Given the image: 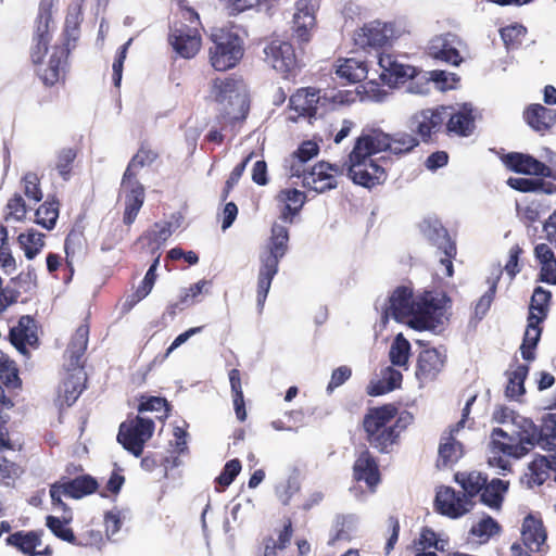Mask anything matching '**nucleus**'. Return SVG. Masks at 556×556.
<instances>
[{
  "label": "nucleus",
  "mask_w": 556,
  "mask_h": 556,
  "mask_svg": "<svg viewBox=\"0 0 556 556\" xmlns=\"http://www.w3.org/2000/svg\"><path fill=\"white\" fill-rule=\"evenodd\" d=\"M377 308L383 325L393 318L417 330L435 329L444 317V298L432 292L414 296L409 288L400 287L381 304L377 303Z\"/></svg>",
  "instance_id": "nucleus-1"
},
{
  "label": "nucleus",
  "mask_w": 556,
  "mask_h": 556,
  "mask_svg": "<svg viewBox=\"0 0 556 556\" xmlns=\"http://www.w3.org/2000/svg\"><path fill=\"white\" fill-rule=\"evenodd\" d=\"M493 420L503 427L491 432L488 447V464L502 471L510 470L508 458L519 459L525 456L526 444L533 433V421L505 406H497Z\"/></svg>",
  "instance_id": "nucleus-2"
},
{
  "label": "nucleus",
  "mask_w": 556,
  "mask_h": 556,
  "mask_svg": "<svg viewBox=\"0 0 556 556\" xmlns=\"http://www.w3.org/2000/svg\"><path fill=\"white\" fill-rule=\"evenodd\" d=\"M288 229L278 223L271 227L270 241L267 249L261 253V266L257 275V305L262 308L269 292L271 281L278 273L280 260L288 251Z\"/></svg>",
  "instance_id": "nucleus-3"
},
{
  "label": "nucleus",
  "mask_w": 556,
  "mask_h": 556,
  "mask_svg": "<svg viewBox=\"0 0 556 556\" xmlns=\"http://www.w3.org/2000/svg\"><path fill=\"white\" fill-rule=\"evenodd\" d=\"M211 97L224 105L230 122H242L250 109L247 86L233 77L216 78L211 85Z\"/></svg>",
  "instance_id": "nucleus-4"
},
{
  "label": "nucleus",
  "mask_w": 556,
  "mask_h": 556,
  "mask_svg": "<svg viewBox=\"0 0 556 556\" xmlns=\"http://www.w3.org/2000/svg\"><path fill=\"white\" fill-rule=\"evenodd\" d=\"M396 415L393 405L372 408L364 418V429L369 443L381 452H386L399 437L397 422L392 424Z\"/></svg>",
  "instance_id": "nucleus-5"
},
{
  "label": "nucleus",
  "mask_w": 556,
  "mask_h": 556,
  "mask_svg": "<svg viewBox=\"0 0 556 556\" xmlns=\"http://www.w3.org/2000/svg\"><path fill=\"white\" fill-rule=\"evenodd\" d=\"M213 46L210 48V62L216 71L235 67L243 56V43L233 31L223 28L212 33Z\"/></svg>",
  "instance_id": "nucleus-6"
},
{
  "label": "nucleus",
  "mask_w": 556,
  "mask_h": 556,
  "mask_svg": "<svg viewBox=\"0 0 556 556\" xmlns=\"http://www.w3.org/2000/svg\"><path fill=\"white\" fill-rule=\"evenodd\" d=\"M154 422L151 419L136 417L119 426L117 441L136 457L143 451L144 443L152 437Z\"/></svg>",
  "instance_id": "nucleus-7"
},
{
  "label": "nucleus",
  "mask_w": 556,
  "mask_h": 556,
  "mask_svg": "<svg viewBox=\"0 0 556 556\" xmlns=\"http://www.w3.org/2000/svg\"><path fill=\"white\" fill-rule=\"evenodd\" d=\"M348 172L355 184L366 188L380 185L387 178L384 167L377 160L365 155L354 159L353 152L349 155Z\"/></svg>",
  "instance_id": "nucleus-8"
},
{
  "label": "nucleus",
  "mask_w": 556,
  "mask_h": 556,
  "mask_svg": "<svg viewBox=\"0 0 556 556\" xmlns=\"http://www.w3.org/2000/svg\"><path fill=\"white\" fill-rule=\"evenodd\" d=\"M97 488V481L90 476H80L75 479H62L51 485L50 496L54 506L66 510V505L62 501L63 496L79 500L96 492Z\"/></svg>",
  "instance_id": "nucleus-9"
},
{
  "label": "nucleus",
  "mask_w": 556,
  "mask_h": 556,
  "mask_svg": "<svg viewBox=\"0 0 556 556\" xmlns=\"http://www.w3.org/2000/svg\"><path fill=\"white\" fill-rule=\"evenodd\" d=\"M399 36L394 23L372 21L365 24L354 35V41L362 48H380L390 45Z\"/></svg>",
  "instance_id": "nucleus-10"
},
{
  "label": "nucleus",
  "mask_w": 556,
  "mask_h": 556,
  "mask_svg": "<svg viewBox=\"0 0 556 556\" xmlns=\"http://www.w3.org/2000/svg\"><path fill=\"white\" fill-rule=\"evenodd\" d=\"M265 61L277 72L288 77L298 67L293 46L285 40L274 39L264 48Z\"/></svg>",
  "instance_id": "nucleus-11"
},
{
  "label": "nucleus",
  "mask_w": 556,
  "mask_h": 556,
  "mask_svg": "<svg viewBox=\"0 0 556 556\" xmlns=\"http://www.w3.org/2000/svg\"><path fill=\"white\" fill-rule=\"evenodd\" d=\"M522 543H514L510 547L514 556H529L528 553L540 552L546 541V532L542 521L529 515L525 518L521 530Z\"/></svg>",
  "instance_id": "nucleus-12"
},
{
  "label": "nucleus",
  "mask_w": 556,
  "mask_h": 556,
  "mask_svg": "<svg viewBox=\"0 0 556 556\" xmlns=\"http://www.w3.org/2000/svg\"><path fill=\"white\" fill-rule=\"evenodd\" d=\"M448 116L446 106L437 109H427L415 113L409 119V128L416 132L424 141L431 138L432 134L441 130Z\"/></svg>",
  "instance_id": "nucleus-13"
},
{
  "label": "nucleus",
  "mask_w": 556,
  "mask_h": 556,
  "mask_svg": "<svg viewBox=\"0 0 556 556\" xmlns=\"http://www.w3.org/2000/svg\"><path fill=\"white\" fill-rule=\"evenodd\" d=\"M341 170L342 167L337 164L320 162L308 172L303 169V186L316 192L333 189L337 187V175Z\"/></svg>",
  "instance_id": "nucleus-14"
},
{
  "label": "nucleus",
  "mask_w": 556,
  "mask_h": 556,
  "mask_svg": "<svg viewBox=\"0 0 556 556\" xmlns=\"http://www.w3.org/2000/svg\"><path fill=\"white\" fill-rule=\"evenodd\" d=\"M329 98L315 88H304L298 90L290 98V106L300 115L317 117L323 115L324 108L327 105Z\"/></svg>",
  "instance_id": "nucleus-15"
},
{
  "label": "nucleus",
  "mask_w": 556,
  "mask_h": 556,
  "mask_svg": "<svg viewBox=\"0 0 556 556\" xmlns=\"http://www.w3.org/2000/svg\"><path fill=\"white\" fill-rule=\"evenodd\" d=\"M435 505L441 514L458 518L471 509L472 501L450 486H441L435 495Z\"/></svg>",
  "instance_id": "nucleus-16"
},
{
  "label": "nucleus",
  "mask_w": 556,
  "mask_h": 556,
  "mask_svg": "<svg viewBox=\"0 0 556 556\" xmlns=\"http://www.w3.org/2000/svg\"><path fill=\"white\" fill-rule=\"evenodd\" d=\"M446 353L439 349L422 350L417 359L416 378L420 386L433 381L443 370Z\"/></svg>",
  "instance_id": "nucleus-17"
},
{
  "label": "nucleus",
  "mask_w": 556,
  "mask_h": 556,
  "mask_svg": "<svg viewBox=\"0 0 556 556\" xmlns=\"http://www.w3.org/2000/svg\"><path fill=\"white\" fill-rule=\"evenodd\" d=\"M169 42L174 50L185 59L193 58L201 48V37L195 26L180 24L170 35Z\"/></svg>",
  "instance_id": "nucleus-18"
},
{
  "label": "nucleus",
  "mask_w": 556,
  "mask_h": 556,
  "mask_svg": "<svg viewBox=\"0 0 556 556\" xmlns=\"http://www.w3.org/2000/svg\"><path fill=\"white\" fill-rule=\"evenodd\" d=\"M378 65L381 70V80L390 87L414 78L417 71L414 66L400 62L397 58L391 54H380Z\"/></svg>",
  "instance_id": "nucleus-19"
},
{
  "label": "nucleus",
  "mask_w": 556,
  "mask_h": 556,
  "mask_svg": "<svg viewBox=\"0 0 556 556\" xmlns=\"http://www.w3.org/2000/svg\"><path fill=\"white\" fill-rule=\"evenodd\" d=\"M462 45L460 39L451 33L433 37L428 43V53L435 60H440L452 65H459L463 61L458 52Z\"/></svg>",
  "instance_id": "nucleus-20"
},
{
  "label": "nucleus",
  "mask_w": 556,
  "mask_h": 556,
  "mask_svg": "<svg viewBox=\"0 0 556 556\" xmlns=\"http://www.w3.org/2000/svg\"><path fill=\"white\" fill-rule=\"evenodd\" d=\"M10 341L21 354L28 357V348H37L38 344L35 320L28 315L22 316L10 330Z\"/></svg>",
  "instance_id": "nucleus-21"
},
{
  "label": "nucleus",
  "mask_w": 556,
  "mask_h": 556,
  "mask_svg": "<svg viewBox=\"0 0 556 556\" xmlns=\"http://www.w3.org/2000/svg\"><path fill=\"white\" fill-rule=\"evenodd\" d=\"M121 193L125 197L124 223L130 225L143 205L144 189L137 179L123 178Z\"/></svg>",
  "instance_id": "nucleus-22"
},
{
  "label": "nucleus",
  "mask_w": 556,
  "mask_h": 556,
  "mask_svg": "<svg viewBox=\"0 0 556 556\" xmlns=\"http://www.w3.org/2000/svg\"><path fill=\"white\" fill-rule=\"evenodd\" d=\"M390 136L380 129H366L356 140L352 150L353 157L365 155L372 157L375 154L389 150Z\"/></svg>",
  "instance_id": "nucleus-23"
},
{
  "label": "nucleus",
  "mask_w": 556,
  "mask_h": 556,
  "mask_svg": "<svg viewBox=\"0 0 556 556\" xmlns=\"http://www.w3.org/2000/svg\"><path fill=\"white\" fill-rule=\"evenodd\" d=\"M532 438L530 443L526 444L525 456L535 446L539 445L544 450H553L556 446V413H548L542 418V424L538 428L533 424Z\"/></svg>",
  "instance_id": "nucleus-24"
},
{
  "label": "nucleus",
  "mask_w": 556,
  "mask_h": 556,
  "mask_svg": "<svg viewBox=\"0 0 556 556\" xmlns=\"http://www.w3.org/2000/svg\"><path fill=\"white\" fill-rule=\"evenodd\" d=\"M315 10L308 0H298L293 15V31L302 42H307L315 27Z\"/></svg>",
  "instance_id": "nucleus-25"
},
{
  "label": "nucleus",
  "mask_w": 556,
  "mask_h": 556,
  "mask_svg": "<svg viewBox=\"0 0 556 556\" xmlns=\"http://www.w3.org/2000/svg\"><path fill=\"white\" fill-rule=\"evenodd\" d=\"M86 381L83 368L68 367L66 376L59 388V400L66 406H72L79 397Z\"/></svg>",
  "instance_id": "nucleus-26"
},
{
  "label": "nucleus",
  "mask_w": 556,
  "mask_h": 556,
  "mask_svg": "<svg viewBox=\"0 0 556 556\" xmlns=\"http://www.w3.org/2000/svg\"><path fill=\"white\" fill-rule=\"evenodd\" d=\"M504 163L516 173L535 176L551 175V167L528 154L509 153L505 156Z\"/></svg>",
  "instance_id": "nucleus-27"
},
{
  "label": "nucleus",
  "mask_w": 556,
  "mask_h": 556,
  "mask_svg": "<svg viewBox=\"0 0 556 556\" xmlns=\"http://www.w3.org/2000/svg\"><path fill=\"white\" fill-rule=\"evenodd\" d=\"M304 192L298 189H285L277 195L280 204V219L291 224L305 203Z\"/></svg>",
  "instance_id": "nucleus-28"
},
{
  "label": "nucleus",
  "mask_w": 556,
  "mask_h": 556,
  "mask_svg": "<svg viewBox=\"0 0 556 556\" xmlns=\"http://www.w3.org/2000/svg\"><path fill=\"white\" fill-rule=\"evenodd\" d=\"M354 478L365 481L371 492L380 481L378 465L368 451H363L354 464Z\"/></svg>",
  "instance_id": "nucleus-29"
},
{
  "label": "nucleus",
  "mask_w": 556,
  "mask_h": 556,
  "mask_svg": "<svg viewBox=\"0 0 556 556\" xmlns=\"http://www.w3.org/2000/svg\"><path fill=\"white\" fill-rule=\"evenodd\" d=\"M66 58L67 50L64 47H54L52 49L48 66L39 72V75L46 85L53 86L63 78Z\"/></svg>",
  "instance_id": "nucleus-30"
},
{
  "label": "nucleus",
  "mask_w": 556,
  "mask_h": 556,
  "mask_svg": "<svg viewBox=\"0 0 556 556\" xmlns=\"http://www.w3.org/2000/svg\"><path fill=\"white\" fill-rule=\"evenodd\" d=\"M359 527V517L354 514L339 515L336 517L332 534L328 544L333 546L338 541H351Z\"/></svg>",
  "instance_id": "nucleus-31"
},
{
  "label": "nucleus",
  "mask_w": 556,
  "mask_h": 556,
  "mask_svg": "<svg viewBox=\"0 0 556 556\" xmlns=\"http://www.w3.org/2000/svg\"><path fill=\"white\" fill-rule=\"evenodd\" d=\"M542 320V315L529 314L523 342L520 346L521 355L526 361H533L535 358V348L542 333L540 327Z\"/></svg>",
  "instance_id": "nucleus-32"
},
{
  "label": "nucleus",
  "mask_w": 556,
  "mask_h": 556,
  "mask_svg": "<svg viewBox=\"0 0 556 556\" xmlns=\"http://www.w3.org/2000/svg\"><path fill=\"white\" fill-rule=\"evenodd\" d=\"M448 109L446 128L450 132H454L459 136H469L475 127L472 109L465 104L458 111L452 112V108Z\"/></svg>",
  "instance_id": "nucleus-33"
},
{
  "label": "nucleus",
  "mask_w": 556,
  "mask_h": 556,
  "mask_svg": "<svg viewBox=\"0 0 556 556\" xmlns=\"http://www.w3.org/2000/svg\"><path fill=\"white\" fill-rule=\"evenodd\" d=\"M525 118L535 131L544 132L556 122V112L541 104H532L525 112Z\"/></svg>",
  "instance_id": "nucleus-34"
},
{
  "label": "nucleus",
  "mask_w": 556,
  "mask_h": 556,
  "mask_svg": "<svg viewBox=\"0 0 556 556\" xmlns=\"http://www.w3.org/2000/svg\"><path fill=\"white\" fill-rule=\"evenodd\" d=\"M89 327L80 325L71 339L66 355L68 357V367L83 368L81 358L88 345Z\"/></svg>",
  "instance_id": "nucleus-35"
},
{
  "label": "nucleus",
  "mask_w": 556,
  "mask_h": 556,
  "mask_svg": "<svg viewBox=\"0 0 556 556\" xmlns=\"http://www.w3.org/2000/svg\"><path fill=\"white\" fill-rule=\"evenodd\" d=\"M463 456V445L453 437V432H445L439 445L438 467H451Z\"/></svg>",
  "instance_id": "nucleus-36"
},
{
  "label": "nucleus",
  "mask_w": 556,
  "mask_h": 556,
  "mask_svg": "<svg viewBox=\"0 0 556 556\" xmlns=\"http://www.w3.org/2000/svg\"><path fill=\"white\" fill-rule=\"evenodd\" d=\"M534 255L541 266L540 280L556 285V257L552 249L545 243H540L534 249Z\"/></svg>",
  "instance_id": "nucleus-37"
},
{
  "label": "nucleus",
  "mask_w": 556,
  "mask_h": 556,
  "mask_svg": "<svg viewBox=\"0 0 556 556\" xmlns=\"http://www.w3.org/2000/svg\"><path fill=\"white\" fill-rule=\"evenodd\" d=\"M337 75L342 80L356 84L367 77L368 68L364 61L351 58L340 61L336 70Z\"/></svg>",
  "instance_id": "nucleus-38"
},
{
  "label": "nucleus",
  "mask_w": 556,
  "mask_h": 556,
  "mask_svg": "<svg viewBox=\"0 0 556 556\" xmlns=\"http://www.w3.org/2000/svg\"><path fill=\"white\" fill-rule=\"evenodd\" d=\"M319 151L318 144L314 141L303 142L299 149L287 160L291 176L301 177L304 164L312 157L317 155Z\"/></svg>",
  "instance_id": "nucleus-39"
},
{
  "label": "nucleus",
  "mask_w": 556,
  "mask_h": 556,
  "mask_svg": "<svg viewBox=\"0 0 556 556\" xmlns=\"http://www.w3.org/2000/svg\"><path fill=\"white\" fill-rule=\"evenodd\" d=\"M502 528L500 523L489 515L481 516L472 523L469 534L478 543L484 544L494 535L500 534Z\"/></svg>",
  "instance_id": "nucleus-40"
},
{
  "label": "nucleus",
  "mask_w": 556,
  "mask_h": 556,
  "mask_svg": "<svg viewBox=\"0 0 556 556\" xmlns=\"http://www.w3.org/2000/svg\"><path fill=\"white\" fill-rule=\"evenodd\" d=\"M7 543L16 547L23 554L28 556H36V548L41 545L40 535L37 532L18 531L7 538Z\"/></svg>",
  "instance_id": "nucleus-41"
},
{
  "label": "nucleus",
  "mask_w": 556,
  "mask_h": 556,
  "mask_svg": "<svg viewBox=\"0 0 556 556\" xmlns=\"http://www.w3.org/2000/svg\"><path fill=\"white\" fill-rule=\"evenodd\" d=\"M508 490V482L501 479H492L486 482L481 492V501L493 509H500L504 494Z\"/></svg>",
  "instance_id": "nucleus-42"
},
{
  "label": "nucleus",
  "mask_w": 556,
  "mask_h": 556,
  "mask_svg": "<svg viewBox=\"0 0 556 556\" xmlns=\"http://www.w3.org/2000/svg\"><path fill=\"white\" fill-rule=\"evenodd\" d=\"M157 159V153L147 146H141L130 160L123 178L137 179L139 170L151 165Z\"/></svg>",
  "instance_id": "nucleus-43"
},
{
  "label": "nucleus",
  "mask_w": 556,
  "mask_h": 556,
  "mask_svg": "<svg viewBox=\"0 0 556 556\" xmlns=\"http://www.w3.org/2000/svg\"><path fill=\"white\" fill-rule=\"evenodd\" d=\"M455 481L464 489L466 492L465 495L471 500L473 496L482 492L488 478L479 471L458 472L455 475Z\"/></svg>",
  "instance_id": "nucleus-44"
},
{
  "label": "nucleus",
  "mask_w": 556,
  "mask_h": 556,
  "mask_svg": "<svg viewBox=\"0 0 556 556\" xmlns=\"http://www.w3.org/2000/svg\"><path fill=\"white\" fill-rule=\"evenodd\" d=\"M509 187L521 192H543L553 193L556 190L552 184H546L539 178H519L510 177L507 180Z\"/></svg>",
  "instance_id": "nucleus-45"
},
{
  "label": "nucleus",
  "mask_w": 556,
  "mask_h": 556,
  "mask_svg": "<svg viewBox=\"0 0 556 556\" xmlns=\"http://www.w3.org/2000/svg\"><path fill=\"white\" fill-rule=\"evenodd\" d=\"M43 237L42 233L35 229H29L27 232L18 236V243L28 260L34 258L41 251L45 244Z\"/></svg>",
  "instance_id": "nucleus-46"
},
{
  "label": "nucleus",
  "mask_w": 556,
  "mask_h": 556,
  "mask_svg": "<svg viewBox=\"0 0 556 556\" xmlns=\"http://www.w3.org/2000/svg\"><path fill=\"white\" fill-rule=\"evenodd\" d=\"M409 354V342L404 338L402 333H399L390 346L389 357L391 363L399 367H406Z\"/></svg>",
  "instance_id": "nucleus-47"
},
{
  "label": "nucleus",
  "mask_w": 556,
  "mask_h": 556,
  "mask_svg": "<svg viewBox=\"0 0 556 556\" xmlns=\"http://www.w3.org/2000/svg\"><path fill=\"white\" fill-rule=\"evenodd\" d=\"M528 366H518L508 378L505 394L511 400H518L525 393V380L528 375Z\"/></svg>",
  "instance_id": "nucleus-48"
},
{
  "label": "nucleus",
  "mask_w": 556,
  "mask_h": 556,
  "mask_svg": "<svg viewBox=\"0 0 556 556\" xmlns=\"http://www.w3.org/2000/svg\"><path fill=\"white\" fill-rule=\"evenodd\" d=\"M35 222L43 228L51 230L59 217V203L54 200H47L36 211Z\"/></svg>",
  "instance_id": "nucleus-49"
},
{
  "label": "nucleus",
  "mask_w": 556,
  "mask_h": 556,
  "mask_svg": "<svg viewBox=\"0 0 556 556\" xmlns=\"http://www.w3.org/2000/svg\"><path fill=\"white\" fill-rule=\"evenodd\" d=\"M421 231L439 249L444 248L447 243H453L448 238L446 229L438 220H425L421 224Z\"/></svg>",
  "instance_id": "nucleus-50"
},
{
  "label": "nucleus",
  "mask_w": 556,
  "mask_h": 556,
  "mask_svg": "<svg viewBox=\"0 0 556 556\" xmlns=\"http://www.w3.org/2000/svg\"><path fill=\"white\" fill-rule=\"evenodd\" d=\"M172 230L169 224H155L152 229L140 238L147 241L152 253L156 252L161 245L170 237Z\"/></svg>",
  "instance_id": "nucleus-51"
},
{
  "label": "nucleus",
  "mask_w": 556,
  "mask_h": 556,
  "mask_svg": "<svg viewBox=\"0 0 556 556\" xmlns=\"http://www.w3.org/2000/svg\"><path fill=\"white\" fill-rule=\"evenodd\" d=\"M419 143L418 139L407 132H397L393 137L390 136L389 151L393 154H405L410 152Z\"/></svg>",
  "instance_id": "nucleus-52"
},
{
  "label": "nucleus",
  "mask_w": 556,
  "mask_h": 556,
  "mask_svg": "<svg viewBox=\"0 0 556 556\" xmlns=\"http://www.w3.org/2000/svg\"><path fill=\"white\" fill-rule=\"evenodd\" d=\"M53 0H41L38 22L35 33V39L50 40L49 38V24L51 22L50 9Z\"/></svg>",
  "instance_id": "nucleus-53"
},
{
  "label": "nucleus",
  "mask_w": 556,
  "mask_h": 556,
  "mask_svg": "<svg viewBox=\"0 0 556 556\" xmlns=\"http://www.w3.org/2000/svg\"><path fill=\"white\" fill-rule=\"evenodd\" d=\"M75 159L76 151L72 148H64L58 152L54 168L64 180L70 179Z\"/></svg>",
  "instance_id": "nucleus-54"
},
{
  "label": "nucleus",
  "mask_w": 556,
  "mask_h": 556,
  "mask_svg": "<svg viewBox=\"0 0 556 556\" xmlns=\"http://www.w3.org/2000/svg\"><path fill=\"white\" fill-rule=\"evenodd\" d=\"M0 380L12 389H18L22 384L15 363L3 356L0 357Z\"/></svg>",
  "instance_id": "nucleus-55"
},
{
  "label": "nucleus",
  "mask_w": 556,
  "mask_h": 556,
  "mask_svg": "<svg viewBox=\"0 0 556 556\" xmlns=\"http://www.w3.org/2000/svg\"><path fill=\"white\" fill-rule=\"evenodd\" d=\"M428 80H431L441 91L454 89L459 80L458 76L454 73L445 71H431L428 72Z\"/></svg>",
  "instance_id": "nucleus-56"
},
{
  "label": "nucleus",
  "mask_w": 556,
  "mask_h": 556,
  "mask_svg": "<svg viewBox=\"0 0 556 556\" xmlns=\"http://www.w3.org/2000/svg\"><path fill=\"white\" fill-rule=\"evenodd\" d=\"M551 296L552 294L548 290L542 287L535 288L531 298L530 314L542 315V319H544Z\"/></svg>",
  "instance_id": "nucleus-57"
},
{
  "label": "nucleus",
  "mask_w": 556,
  "mask_h": 556,
  "mask_svg": "<svg viewBox=\"0 0 556 556\" xmlns=\"http://www.w3.org/2000/svg\"><path fill=\"white\" fill-rule=\"evenodd\" d=\"M529 469L531 471V479L536 484H542L547 478L549 470L553 471L552 468V457L547 458L542 456L540 458L534 459Z\"/></svg>",
  "instance_id": "nucleus-58"
},
{
  "label": "nucleus",
  "mask_w": 556,
  "mask_h": 556,
  "mask_svg": "<svg viewBox=\"0 0 556 556\" xmlns=\"http://www.w3.org/2000/svg\"><path fill=\"white\" fill-rule=\"evenodd\" d=\"M299 490L300 483L298 478L290 476L276 485V495L283 505H287Z\"/></svg>",
  "instance_id": "nucleus-59"
},
{
  "label": "nucleus",
  "mask_w": 556,
  "mask_h": 556,
  "mask_svg": "<svg viewBox=\"0 0 556 556\" xmlns=\"http://www.w3.org/2000/svg\"><path fill=\"white\" fill-rule=\"evenodd\" d=\"M500 33L505 46L507 48H515L521 43L527 29L520 24H514L503 27Z\"/></svg>",
  "instance_id": "nucleus-60"
},
{
  "label": "nucleus",
  "mask_w": 556,
  "mask_h": 556,
  "mask_svg": "<svg viewBox=\"0 0 556 556\" xmlns=\"http://www.w3.org/2000/svg\"><path fill=\"white\" fill-rule=\"evenodd\" d=\"M24 193L29 200L39 202L42 199V191L39 186V178L35 173H26L22 179Z\"/></svg>",
  "instance_id": "nucleus-61"
},
{
  "label": "nucleus",
  "mask_w": 556,
  "mask_h": 556,
  "mask_svg": "<svg viewBox=\"0 0 556 556\" xmlns=\"http://www.w3.org/2000/svg\"><path fill=\"white\" fill-rule=\"evenodd\" d=\"M240 471L241 463L239 462V459H231L227 462L226 465L224 466L223 471L216 478L217 484H219L223 488L230 485Z\"/></svg>",
  "instance_id": "nucleus-62"
},
{
  "label": "nucleus",
  "mask_w": 556,
  "mask_h": 556,
  "mask_svg": "<svg viewBox=\"0 0 556 556\" xmlns=\"http://www.w3.org/2000/svg\"><path fill=\"white\" fill-rule=\"evenodd\" d=\"M47 527L51 530V532L63 541L73 542L75 540V535L73 531L65 526L63 521L53 516L47 517Z\"/></svg>",
  "instance_id": "nucleus-63"
},
{
  "label": "nucleus",
  "mask_w": 556,
  "mask_h": 556,
  "mask_svg": "<svg viewBox=\"0 0 556 556\" xmlns=\"http://www.w3.org/2000/svg\"><path fill=\"white\" fill-rule=\"evenodd\" d=\"M159 258H160V255H157L155 257L153 264L150 266V268L148 269V271L143 278L141 286L136 291L138 301L146 298L151 292V290L153 288V285H154L155 278H156L155 270L159 265Z\"/></svg>",
  "instance_id": "nucleus-64"
}]
</instances>
